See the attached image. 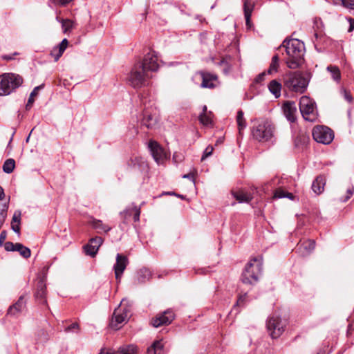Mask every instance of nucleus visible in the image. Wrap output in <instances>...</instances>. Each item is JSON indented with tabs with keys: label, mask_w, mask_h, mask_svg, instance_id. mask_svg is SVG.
<instances>
[{
	"label": "nucleus",
	"mask_w": 354,
	"mask_h": 354,
	"mask_svg": "<svg viewBox=\"0 0 354 354\" xmlns=\"http://www.w3.org/2000/svg\"><path fill=\"white\" fill-rule=\"evenodd\" d=\"M158 68L156 52L150 50L145 55L142 62H138L133 66L129 73L128 81L134 88L145 86L147 80L151 77L148 75V72H156Z\"/></svg>",
	"instance_id": "1"
},
{
	"label": "nucleus",
	"mask_w": 354,
	"mask_h": 354,
	"mask_svg": "<svg viewBox=\"0 0 354 354\" xmlns=\"http://www.w3.org/2000/svg\"><path fill=\"white\" fill-rule=\"evenodd\" d=\"M284 49L286 57L285 62L290 69L302 67L305 62V46L303 41L297 39H285L278 50Z\"/></svg>",
	"instance_id": "2"
},
{
	"label": "nucleus",
	"mask_w": 354,
	"mask_h": 354,
	"mask_svg": "<svg viewBox=\"0 0 354 354\" xmlns=\"http://www.w3.org/2000/svg\"><path fill=\"white\" fill-rule=\"evenodd\" d=\"M262 271V257H253L245 265L241 276V281L245 284L254 285L258 282Z\"/></svg>",
	"instance_id": "3"
},
{
	"label": "nucleus",
	"mask_w": 354,
	"mask_h": 354,
	"mask_svg": "<svg viewBox=\"0 0 354 354\" xmlns=\"http://www.w3.org/2000/svg\"><path fill=\"white\" fill-rule=\"evenodd\" d=\"M309 73L304 76L301 71L288 72L283 77V84L290 91L304 93L309 83Z\"/></svg>",
	"instance_id": "4"
},
{
	"label": "nucleus",
	"mask_w": 354,
	"mask_h": 354,
	"mask_svg": "<svg viewBox=\"0 0 354 354\" xmlns=\"http://www.w3.org/2000/svg\"><path fill=\"white\" fill-rule=\"evenodd\" d=\"M274 127L266 120L254 125L252 129L253 138L259 142H267L273 136Z\"/></svg>",
	"instance_id": "5"
},
{
	"label": "nucleus",
	"mask_w": 354,
	"mask_h": 354,
	"mask_svg": "<svg viewBox=\"0 0 354 354\" xmlns=\"http://www.w3.org/2000/svg\"><path fill=\"white\" fill-rule=\"evenodd\" d=\"M315 102L308 96H302L299 100V110L305 120L315 122L317 114L315 110Z\"/></svg>",
	"instance_id": "6"
},
{
	"label": "nucleus",
	"mask_w": 354,
	"mask_h": 354,
	"mask_svg": "<svg viewBox=\"0 0 354 354\" xmlns=\"http://www.w3.org/2000/svg\"><path fill=\"white\" fill-rule=\"evenodd\" d=\"M286 321L276 315H270L266 321V328L272 339L279 337L285 330Z\"/></svg>",
	"instance_id": "7"
},
{
	"label": "nucleus",
	"mask_w": 354,
	"mask_h": 354,
	"mask_svg": "<svg viewBox=\"0 0 354 354\" xmlns=\"http://www.w3.org/2000/svg\"><path fill=\"white\" fill-rule=\"evenodd\" d=\"M46 280V277L45 275L41 276L37 279L34 291V297L38 304L44 305L48 309H50L46 299L47 288Z\"/></svg>",
	"instance_id": "8"
},
{
	"label": "nucleus",
	"mask_w": 354,
	"mask_h": 354,
	"mask_svg": "<svg viewBox=\"0 0 354 354\" xmlns=\"http://www.w3.org/2000/svg\"><path fill=\"white\" fill-rule=\"evenodd\" d=\"M312 135L316 142L324 145L330 144L334 138L333 131L325 126L315 127L313 129Z\"/></svg>",
	"instance_id": "9"
},
{
	"label": "nucleus",
	"mask_w": 354,
	"mask_h": 354,
	"mask_svg": "<svg viewBox=\"0 0 354 354\" xmlns=\"http://www.w3.org/2000/svg\"><path fill=\"white\" fill-rule=\"evenodd\" d=\"M127 168L134 171H138L142 176H146L149 172V165L144 158L140 156H132L128 160Z\"/></svg>",
	"instance_id": "10"
},
{
	"label": "nucleus",
	"mask_w": 354,
	"mask_h": 354,
	"mask_svg": "<svg viewBox=\"0 0 354 354\" xmlns=\"http://www.w3.org/2000/svg\"><path fill=\"white\" fill-rule=\"evenodd\" d=\"M174 319V312L172 309L169 308L162 313H158L156 317H153L151 320V324L155 328L162 326H168Z\"/></svg>",
	"instance_id": "11"
},
{
	"label": "nucleus",
	"mask_w": 354,
	"mask_h": 354,
	"mask_svg": "<svg viewBox=\"0 0 354 354\" xmlns=\"http://www.w3.org/2000/svg\"><path fill=\"white\" fill-rule=\"evenodd\" d=\"M129 314L130 312L127 308L115 309L110 323L111 328L118 330L120 328L119 325L127 319Z\"/></svg>",
	"instance_id": "12"
},
{
	"label": "nucleus",
	"mask_w": 354,
	"mask_h": 354,
	"mask_svg": "<svg viewBox=\"0 0 354 354\" xmlns=\"http://www.w3.org/2000/svg\"><path fill=\"white\" fill-rule=\"evenodd\" d=\"M150 153L154 160L160 164L166 158V153L163 148L155 140H150L148 144Z\"/></svg>",
	"instance_id": "13"
},
{
	"label": "nucleus",
	"mask_w": 354,
	"mask_h": 354,
	"mask_svg": "<svg viewBox=\"0 0 354 354\" xmlns=\"http://www.w3.org/2000/svg\"><path fill=\"white\" fill-rule=\"evenodd\" d=\"M27 300L24 295H21L17 301L11 305L7 311V315L17 317L26 309Z\"/></svg>",
	"instance_id": "14"
},
{
	"label": "nucleus",
	"mask_w": 354,
	"mask_h": 354,
	"mask_svg": "<svg viewBox=\"0 0 354 354\" xmlns=\"http://www.w3.org/2000/svg\"><path fill=\"white\" fill-rule=\"evenodd\" d=\"M129 263V259L127 256L118 253L116 255V262L113 266L115 279L120 281L121 277Z\"/></svg>",
	"instance_id": "15"
},
{
	"label": "nucleus",
	"mask_w": 354,
	"mask_h": 354,
	"mask_svg": "<svg viewBox=\"0 0 354 354\" xmlns=\"http://www.w3.org/2000/svg\"><path fill=\"white\" fill-rule=\"evenodd\" d=\"M282 110L284 116L291 123L296 122L297 120V106L296 104L293 101H286L282 105Z\"/></svg>",
	"instance_id": "16"
},
{
	"label": "nucleus",
	"mask_w": 354,
	"mask_h": 354,
	"mask_svg": "<svg viewBox=\"0 0 354 354\" xmlns=\"http://www.w3.org/2000/svg\"><path fill=\"white\" fill-rule=\"evenodd\" d=\"M103 243V239L100 236H95L90 239L89 243L84 246L86 254L94 257L97 253L98 249Z\"/></svg>",
	"instance_id": "17"
},
{
	"label": "nucleus",
	"mask_w": 354,
	"mask_h": 354,
	"mask_svg": "<svg viewBox=\"0 0 354 354\" xmlns=\"http://www.w3.org/2000/svg\"><path fill=\"white\" fill-rule=\"evenodd\" d=\"M315 248V241L313 239H308L301 244H298L296 252L302 256L309 254Z\"/></svg>",
	"instance_id": "18"
},
{
	"label": "nucleus",
	"mask_w": 354,
	"mask_h": 354,
	"mask_svg": "<svg viewBox=\"0 0 354 354\" xmlns=\"http://www.w3.org/2000/svg\"><path fill=\"white\" fill-rule=\"evenodd\" d=\"M6 78L11 79V82L9 80V82L8 83V86H9L10 93L23 84V77L18 74L7 73H6Z\"/></svg>",
	"instance_id": "19"
},
{
	"label": "nucleus",
	"mask_w": 354,
	"mask_h": 354,
	"mask_svg": "<svg viewBox=\"0 0 354 354\" xmlns=\"http://www.w3.org/2000/svg\"><path fill=\"white\" fill-rule=\"evenodd\" d=\"M199 73L202 77L201 87L208 88H215L216 84L213 82V81L217 80L216 75L205 71H201Z\"/></svg>",
	"instance_id": "20"
},
{
	"label": "nucleus",
	"mask_w": 354,
	"mask_h": 354,
	"mask_svg": "<svg viewBox=\"0 0 354 354\" xmlns=\"http://www.w3.org/2000/svg\"><path fill=\"white\" fill-rule=\"evenodd\" d=\"M137 352V347L133 344L125 345L120 346L117 352L109 350L106 352L102 350L99 354H136Z\"/></svg>",
	"instance_id": "21"
},
{
	"label": "nucleus",
	"mask_w": 354,
	"mask_h": 354,
	"mask_svg": "<svg viewBox=\"0 0 354 354\" xmlns=\"http://www.w3.org/2000/svg\"><path fill=\"white\" fill-rule=\"evenodd\" d=\"M326 185V178L324 175L317 176L312 183V189L317 195H319L324 192Z\"/></svg>",
	"instance_id": "22"
},
{
	"label": "nucleus",
	"mask_w": 354,
	"mask_h": 354,
	"mask_svg": "<svg viewBox=\"0 0 354 354\" xmlns=\"http://www.w3.org/2000/svg\"><path fill=\"white\" fill-rule=\"evenodd\" d=\"M157 119L147 110L145 109L142 113L141 124L145 126L147 129H152L156 124Z\"/></svg>",
	"instance_id": "23"
},
{
	"label": "nucleus",
	"mask_w": 354,
	"mask_h": 354,
	"mask_svg": "<svg viewBox=\"0 0 354 354\" xmlns=\"http://www.w3.org/2000/svg\"><path fill=\"white\" fill-rule=\"evenodd\" d=\"M308 142L309 136L304 131H299L294 138V144L297 148H303L306 147Z\"/></svg>",
	"instance_id": "24"
},
{
	"label": "nucleus",
	"mask_w": 354,
	"mask_h": 354,
	"mask_svg": "<svg viewBox=\"0 0 354 354\" xmlns=\"http://www.w3.org/2000/svg\"><path fill=\"white\" fill-rule=\"evenodd\" d=\"M68 41L67 39L64 38L59 44L55 47L50 53V55L54 57L55 61H57L59 57L62 55L64 50L68 46Z\"/></svg>",
	"instance_id": "25"
},
{
	"label": "nucleus",
	"mask_w": 354,
	"mask_h": 354,
	"mask_svg": "<svg viewBox=\"0 0 354 354\" xmlns=\"http://www.w3.org/2000/svg\"><path fill=\"white\" fill-rule=\"evenodd\" d=\"M232 195L239 203H249L253 199V196L251 193H245L242 191H232Z\"/></svg>",
	"instance_id": "26"
},
{
	"label": "nucleus",
	"mask_w": 354,
	"mask_h": 354,
	"mask_svg": "<svg viewBox=\"0 0 354 354\" xmlns=\"http://www.w3.org/2000/svg\"><path fill=\"white\" fill-rule=\"evenodd\" d=\"M281 84L279 81L273 80L269 83L268 89L276 98H278L281 96Z\"/></svg>",
	"instance_id": "27"
},
{
	"label": "nucleus",
	"mask_w": 354,
	"mask_h": 354,
	"mask_svg": "<svg viewBox=\"0 0 354 354\" xmlns=\"http://www.w3.org/2000/svg\"><path fill=\"white\" fill-rule=\"evenodd\" d=\"M163 347L161 340H156L147 348V354H162Z\"/></svg>",
	"instance_id": "28"
},
{
	"label": "nucleus",
	"mask_w": 354,
	"mask_h": 354,
	"mask_svg": "<svg viewBox=\"0 0 354 354\" xmlns=\"http://www.w3.org/2000/svg\"><path fill=\"white\" fill-rule=\"evenodd\" d=\"M6 77V73L0 75V95H7L10 93V90L9 86H8V83L9 82V80L11 81V79Z\"/></svg>",
	"instance_id": "29"
},
{
	"label": "nucleus",
	"mask_w": 354,
	"mask_h": 354,
	"mask_svg": "<svg viewBox=\"0 0 354 354\" xmlns=\"http://www.w3.org/2000/svg\"><path fill=\"white\" fill-rule=\"evenodd\" d=\"M44 88V84H41V85H39L34 88V89L32 91V92L30 94L29 98L28 100V102L26 104V109L30 110L31 107L32 106V104L35 102V96L38 95V91L41 89H43Z\"/></svg>",
	"instance_id": "30"
},
{
	"label": "nucleus",
	"mask_w": 354,
	"mask_h": 354,
	"mask_svg": "<svg viewBox=\"0 0 354 354\" xmlns=\"http://www.w3.org/2000/svg\"><path fill=\"white\" fill-rule=\"evenodd\" d=\"M324 24L321 18L315 17L313 21V29L315 30V37L318 38L324 32Z\"/></svg>",
	"instance_id": "31"
},
{
	"label": "nucleus",
	"mask_w": 354,
	"mask_h": 354,
	"mask_svg": "<svg viewBox=\"0 0 354 354\" xmlns=\"http://www.w3.org/2000/svg\"><path fill=\"white\" fill-rule=\"evenodd\" d=\"M151 277V272L149 270L146 268H141L138 272L137 280L139 283H143L147 280L149 279Z\"/></svg>",
	"instance_id": "32"
},
{
	"label": "nucleus",
	"mask_w": 354,
	"mask_h": 354,
	"mask_svg": "<svg viewBox=\"0 0 354 354\" xmlns=\"http://www.w3.org/2000/svg\"><path fill=\"white\" fill-rule=\"evenodd\" d=\"M243 12L244 15L252 16L254 10L255 3L252 0H243Z\"/></svg>",
	"instance_id": "33"
},
{
	"label": "nucleus",
	"mask_w": 354,
	"mask_h": 354,
	"mask_svg": "<svg viewBox=\"0 0 354 354\" xmlns=\"http://www.w3.org/2000/svg\"><path fill=\"white\" fill-rule=\"evenodd\" d=\"M15 252H18L21 257L28 259L31 255V251L29 248L24 246L22 243H19L17 245Z\"/></svg>",
	"instance_id": "34"
},
{
	"label": "nucleus",
	"mask_w": 354,
	"mask_h": 354,
	"mask_svg": "<svg viewBox=\"0 0 354 354\" xmlns=\"http://www.w3.org/2000/svg\"><path fill=\"white\" fill-rule=\"evenodd\" d=\"M15 167V161L12 158L7 159L3 165V171L6 174H10Z\"/></svg>",
	"instance_id": "35"
},
{
	"label": "nucleus",
	"mask_w": 354,
	"mask_h": 354,
	"mask_svg": "<svg viewBox=\"0 0 354 354\" xmlns=\"http://www.w3.org/2000/svg\"><path fill=\"white\" fill-rule=\"evenodd\" d=\"M126 214L129 216H132V218L134 222H138L140 221V209L136 206L126 209Z\"/></svg>",
	"instance_id": "36"
},
{
	"label": "nucleus",
	"mask_w": 354,
	"mask_h": 354,
	"mask_svg": "<svg viewBox=\"0 0 354 354\" xmlns=\"http://www.w3.org/2000/svg\"><path fill=\"white\" fill-rule=\"evenodd\" d=\"M212 113L211 111H209L207 114L201 113L198 116V120L203 125H210L212 124Z\"/></svg>",
	"instance_id": "37"
},
{
	"label": "nucleus",
	"mask_w": 354,
	"mask_h": 354,
	"mask_svg": "<svg viewBox=\"0 0 354 354\" xmlns=\"http://www.w3.org/2000/svg\"><path fill=\"white\" fill-rule=\"evenodd\" d=\"M236 122L238 124L239 131L241 133V131L246 127V122L243 118V112L242 110H239L237 112Z\"/></svg>",
	"instance_id": "38"
},
{
	"label": "nucleus",
	"mask_w": 354,
	"mask_h": 354,
	"mask_svg": "<svg viewBox=\"0 0 354 354\" xmlns=\"http://www.w3.org/2000/svg\"><path fill=\"white\" fill-rule=\"evenodd\" d=\"M327 70L330 72L332 77L335 81H339L341 78L339 69L337 66L330 65Z\"/></svg>",
	"instance_id": "39"
},
{
	"label": "nucleus",
	"mask_w": 354,
	"mask_h": 354,
	"mask_svg": "<svg viewBox=\"0 0 354 354\" xmlns=\"http://www.w3.org/2000/svg\"><path fill=\"white\" fill-rule=\"evenodd\" d=\"M60 23L62 24V28L64 33H66L73 28V21L71 19H61Z\"/></svg>",
	"instance_id": "40"
},
{
	"label": "nucleus",
	"mask_w": 354,
	"mask_h": 354,
	"mask_svg": "<svg viewBox=\"0 0 354 354\" xmlns=\"http://www.w3.org/2000/svg\"><path fill=\"white\" fill-rule=\"evenodd\" d=\"M93 227L97 230H101L104 232H108L111 230V227L104 225L100 220H95L93 223Z\"/></svg>",
	"instance_id": "41"
},
{
	"label": "nucleus",
	"mask_w": 354,
	"mask_h": 354,
	"mask_svg": "<svg viewBox=\"0 0 354 354\" xmlns=\"http://www.w3.org/2000/svg\"><path fill=\"white\" fill-rule=\"evenodd\" d=\"M334 4L341 5L346 8L354 10V0H334Z\"/></svg>",
	"instance_id": "42"
},
{
	"label": "nucleus",
	"mask_w": 354,
	"mask_h": 354,
	"mask_svg": "<svg viewBox=\"0 0 354 354\" xmlns=\"http://www.w3.org/2000/svg\"><path fill=\"white\" fill-rule=\"evenodd\" d=\"M247 297V293L239 295L234 308H236V306H243L245 304Z\"/></svg>",
	"instance_id": "43"
},
{
	"label": "nucleus",
	"mask_w": 354,
	"mask_h": 354,
	"mask_svg": "<svg viewBox=\"0 0 354 354\" xmlns=\"http://www.w3.org/2000/svg\"><path fill=\"white\" fill-rule=\"evenodd\" d=\"M19 243H14L10 241H7L4 243V248L8 252H15L17 248V245Z\"/></svg>",
	"instance_id": "44"
},
{
	"label": "nucleus",
	"mask_w": 354,
	"mask_h": 354,
	"mask_svg": "<svg viewBox=\"0 0 354 354\" xmlns=\"http://www.w3.org/2000/svg\"><path fill=\"white\" fill-rule=\"evenodd\" d=\"M38 339L41 342H46L48 339V333L44 329H40L37 333Z\"/></svg>",
	"instance_id": "45"
},
{
	"label": "nucleus",
	"mask_w": 354,
	"mask_h": 354,
	"mask_svg": "<svg viewBox=\"0 0 354 354\" xmlns=\"http://www.w3.org/2000/svg\"><path fill=\"white\" fill-rule=\"evenodd\" d=\"M353 194H354V187L352 186L351 187H349L347 189L346 194L345 197L344 198H341L340 201L342 202H346L351 198V196L353 195Z\"/></svg>",
	"instance_id": "46"
},
{
	"label": "nucleus",
	"mask_w": 354,
	"mask_h": 354,
	"mask_svg": "<svg viewBox=\"0 0 354 354\" xmlns=\"http://www.w3.org/2000/svg\"><path fill=\"white\" fill-rule=\"evenodd\" d=\"M279 66V63L271 62L270 66L267 71V73L268 74H272L273 73L277 72Z\"/></svg>",
	"instance_id": "47"
},
{
	"label": "nucleus",
	"mask_w": 354,
	"mask_h": 354,
	"mask_svg": "<svg viewBox=\"0 0 354 354\" xmlns=\"http://www.w3.org/2000/svg\"><path fill=\"white\" fill-rule=\"evenodd\" d=\"M121 216L122 217L123 221L122 224L120 225V227L122 228V225H127L132 218V216L127 215V214H126V210H124L123 212H121Z\"/></svg>",
	"instance_id": "48"
},
{
	"label": "nucleus",
	"mask_w": 354,
	"mask_h": 354,
	"mask_svg": "<svg viewBox=\"0 0 354 354\" xmlns=\"http://www.w3.org/2000/svg\"><path fill=\"white\" fill-rule=\"evenodd\" d=\"M213 150H214V148L212 146H211V145L207 146L203 152V154L201 158V160H203L205 158H207V157H209V156H211L213 152Z\"/></svg>",
	"instance_id": "49"
},
{
	"label": "nucleus",
	"mask_w": 354,
	"mask_h": 354,
	"mask_svg": "<svg viewBox=\"0 0 354 354\" xmlns=\"http://www.w3.org/2000/svg\"><path fill=\"white\" fill-rule=\"evenodd\" d=\"M286 196V191L281 189H277L275 190L274 194V197L277 198H285Z\"/></svg>",
	"instance_id": "50"
},
{
	"label": "nucleus",
	"mask_w": 354,
	"mask_h": 354,
	"mask_svg": "<svg viewBox=\"0 0 354 354\" xmlns=\"http://www.w3.org/2000/svg\"><path fill=\"white\" fill-rule=\"evenodd\" d=\"M266 75V72H263L259 74L254 79V82L257 84H261L262 82L265 80V77Z\"/></svg>",
	"instance_id": "51"
},
{
	"label": "nucleus",
	"mask_w": 354,
	"mask_h": 354,
	"mask_svg": "<svg viewBox=\"0 0 354 354\" xmlns=\"http://www.w3.org/2000/svg\"><path fill=\"white\" fill-rule=\"evenodd\" d=\"M21 221V212L16 211L13 215L12 223H20Z\"/></svg>",
	"instance_id": "52"
},
{
	"label": "nucleus",
	"mask_w": 354,
	"mask_h": 354,
	"mask_svg": "<svg viewBox=\"0 0 354 354\" xmlns=\"http://www.w3.org/2000/svg\"><path fill=\"white\" fill-rule=\"evenodd\" d=\"M7 236V232L6 230H3L0 234V247L4 245V241Z\"/></svg>",
	"instance_id": "53"
},
{
	"label": "nucleus",
	"mask_w": 354,
	"mask_h": 354,
	"mask_svg": "<svg viewBox=\"0 0 354 354\" xmlns=\"http://www.w3.org/2000/svg\"><path fill=\"white\" fill-rule=\"evenodd\" d=\"M73 0H53L54 3H57L61 6H66Z\"/></svg>",
	"instance_id": "54"
},
{
	"label": "nucleus",
	"mask_w": 354,
	"mask_h": 354,
	"mask_svg": "<svg viewBox=\"0 0 354 354\" xmlns=\"http://www.w3.org/2000/svg\"><path fill=\"white\" fill-rule=\"evenodd\" d=\"M194 177H195V174L194 172H189V173L184 174L183 176V178L189 179V180H192L194 183L195 181Z\"/></svg>",
	"instance_id": "55"
},
{
	"label": "nucleus",
	"mask_w": 354,
	"mask_h": 354,
	"mask_svg": "<svg viewBox=\"0 0 354 354\" xmlns=\"http://www.w3.org/2000/svg\"><path fill=\"white\" fill-rule=\"evenodd\" d=\"M79 326L77 323H73L71 324V325H69L66 329L65 330L66 332H70V331H73L74 329H77L78 328Z\"/></svg>",
	"instance_id": "56"
},
{
	"label": "nucleus",
	"mask_w": 354,
	"mask_h": 354,
	"mask_svg": "<svg viewBox=\"0 0 354 354\" xmlns=\"http://www.w3.org/2000/svg\"><path fill=\"white\" fill-rule=\"evenodd\" d=\"M19 224L20 223H17V224L11 223V228H12V230L15 233H17L19 234H20V226H19Z\"/></svg>",
	"instance_id": "57"
},
{
	"label": "nucleus",
	"mask_w": 354,
	"mask_h": 354,
	"mask_svg": "<svg viewBox=\"0 0 354 354\" xmlns=\"http://www.w3.org/2000/svg\"><path fill=\"white\" fill-rule=\"evenodd\" d=\"M19 55V53H17V52H15V53L13 54V55H3V56H2V58H3V59H4V60L9 61V60H12V59H14V57H13V56H14V55Z\"/></svg>",
	"instance_id": "58"
},
{
	"label": "nucleus",
	"mask_w": 354,
	"mask_h": 354,
	"mask_svg": "<svg viewBox=\"0 0 354 354\" xmlns=\"http://www.w3.org/2000/svg\"><path fill=\"white\" fill-rule=\"evenodd\" d=\"M245 17V24H246V26L248 28H250L251 26H252V23H251V16H249L248 17L247 15H244Z\"/></svg>",
	"instance_id": "59"
},
{
	"label": "nucleus",
	"mask_w": 354,
	"mask_h": 354,
	"mask_svg": "<svg viewBox=\"0 0 354 354\" xmlns=\"http://www.w3.org/2000/svg\"><path fill=\"white\" fill-rule=\"evenodd\" d=\"M344 97L348 102H351L353 101L351 95L346 91H344Z\"/></svg>",
	"instance_id": "60"
},
{
	"label": "nucleus",
	"mask_w": 354,
	"mask_h": 354,
	"mask_svg": "<svg viewBox=\"0 0 354 354\" xmlns=\"http://www.w3.org/2000/svg\"><path fill=\"white\" fill-rule=\"evenodd\" d=\"M349 23H350V26L348 28V32H351L354 29V19L349 18Z\"/></svg>",
	"instance_id": "61"
},
{
	"label": "nucleus",
	"mask_w": 354,
	"mask_h": 354,
	"mask_svg": "<svg viewBox=\"0 0 354 354\" xmlns=\"http://www.w3.org/2000/svg\"><path fill=\"white\" fill-rule=\"evenodd\" d=\"M272 62H276V63H279V57L278 55V54H276L274 55L272 58Z\"/></svg>",
	"instance_id": "62"
},
{
	"label": "nucleus",
	"mask_w": 354,
	"mask_h": 354,
	"mask_svg": "<svg viewBox=\"0 0 354 354\" xmlns=\"http://www.w3.org/2000/svg\"><path fill=\"white\" fill-rule=\"evenodd\" d=\"M5 196L4 190L2 187L0 186V201L3 199Z\"/></svg>",
	"instance_id": "63"
},
{
	"label": "nucleus",
	"mask_w": 354,
	"mask_h": 354,
	"mask_svg": "<svg viewBox=\"0 0 354 354\" xmlns=\"http://www.w3.org/2000/svg\"><path fill=\"white\" fill-rule=\"evenodd\" d=\"M286 196H285V198H288L291 200H292L294 198V195L292 193L286 192Z\"/></svg>",
	"instance_id": "64"
}]
</instances>
